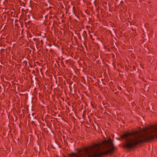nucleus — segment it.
Returning a JSON list of instances; mask_svg holds the SVG:
<instances>
[{
  "instance_id": "obj_1",
  "label": "nucleus",
  "mask_w": 157,
  "mask_h": 157,
  "mask_svg": "<svg viewBox=\"0 0 157 157\" xmlns=\"http://www.w3.org/2000/svg\"><path fill=\"white\" fill-rule=\"evenodd\" d=\"M114 150L113 142L110 139L105 140L102 143L94 144L85 148L82 152V157H100L101 156L111 153ZM79 148V157L82 153Z\"/></svg>"
},
{
  "instance_id": "obj_2",
  "label": "nucleus",
  "mask_w": 157,
  "mask_h": 157,
  "mask_svg": "<svg viewBox=\"0 0 157 157\" xmlns=\"http://www.w3.org/2000/svg\"><path fill=\"white\" fill-rule=\"evenodd\" d=\"M78 113H77V115L75 114L76 117H72V121L74 122V128L73 129L72 132L74 136L73 139L75 143V145L76 144H78Z\"/></svg>"
},
{
  "instance_id": "obj_3",
  "label": "nucleus",
  "mask_w": 157,
  "mask_h": 157,
  "mask_svg": "<svg viewBox=\"0 0 157 157\" xmlns=\"http://www.w3.org/2000/svg\"><path fill=\"white\" fill-rule=\"evenodd\" d=\"M77 97H75V101H74L72 102V107L73 108V110H74L75 114L77 115V113H78V95L77 96Z\"/></svg>"
},
{
  "instance_id": "obj_4",
  "label": "nucleus",
  "mask_w": 157,
  "mask_h": 157,
  "mask_svg": "<svg viewBox=\"0 0 157 157\" xmlns=\"http://www.w3.org/2000/svg\"><path fill=\"white\" fill-rule=\"evenodd\" d=\"M78 21L77 19H74L73 21V27L75 29V33L78 37Z\"/></svg>"
},
{
  "instance_id": "obj_5",
  "label": "nucleus",
  "mask_w": 157,
  "mask_h": 157,
  "mask_svg": "<svg viewBox=\"0 0 157 157\" xmlns=\"http://www.w3.org/2000/svg\"><path fill=\"white\" fill-rule=\"evenodd\" d=\"M64 157H78V148L75 149V150L69 153L67 156Z\"/></svg>"
},
{
  "instance_id": "obj_6",
  "label": "nucleus",
  "mask_w": 157,
  "mask_h": 157,
  "mask_svg": "<svg viewBox=\"0 0 157 157\" xmlns=\"http://www.w3.org/2000/svg\"><path fill=\"white\" fill-rule=\"evenodd\" d=\"M76 6V7L74 6L72 8L75 17L78 19V7L77 5Z\"/></svg>"
},
{
  "instance_id": "obj_7",
  "label": "nucleus",
  "mask_w": 157,
  "mask_h": 157,
  "mask_svg": "<svg viewBox=\"0 0 157 157\" xmlns=\"http://www.w3.org/2000/svg\"><path fill=\"white\" fill-rule=\"evenodd\" d=\"M74 93L75 94H77V92L78 93V88L76 86H75V85H74Z\"/></svg>"
},
{
  "instance_id": "obj_8",
  "label": "nucleus",
  "mask_w": 157,
  "mask_h": 157,
  "mask_svg": "<svg viewBox=\"0 0 157 157\" xmlns=\"http://www.w3.org/2000/svg\"><path fill=\"white\" fill-rule=\"evenodd\" d=\"M73 78V80L75 82H76L77 83L78 85V78L77 76L75 75L74 76Z\"/></svg>"
},
{
  "instance_id": "obj_9",
  "label": "nucleus",
  "mask_w": 157,
  "mask_h": 157,
  "mask_svg": "<svg viewBox=\"0 0 157 157\" xmlns=\"http://www.w3.org/2000/svg\"><path fill=\"white\" fill-rule=\"evenodd\" d=\"M74 38L75 39V41L76 42V43L77 46H78V37H77L76 36H74Z\"/></svg>"
},
{
  "instance_id": "obj_10",
  "label": "nucleus",
  "mask_w": 157,
  "mask_h": 157,
  "mask_svg": "<svg viewBox=\"0 0 157 157\" xmlns=\"http://www.w3.org/2000/svg\"><path fill=\"white\" fill-rule=\"evenodd\" d=\"M78 55V54H76V55L75 56V59H77L78 58V55Z\"/></svg>"
},
{
  "instance_id": "obj_11",
  "label": "nucleus",
  "mask_w": 157,
  "mask_h": 157,
  "mask_svg": "<svg viewBox=\"0 0 157 157\" xmlns=\"http://www.w3.org/2000/svg\"><path fill=\"white\" fill-rule=\"evenodd\" d=\"M17 65L19 67H18V68H19L20 67H21V64H18Z\"/></svg>"
},
{
  "instance_id": "obj_12",
  "label": "nucleus",
  "mask_w": 157,
  "mask_h": 157,
  "mask_svg": "<svg viewBox=\"0 0 157 157\" xmlns=\"http://www.w3.org/2000/svg\"><path fill=\"white\" fill-rule=\"evenodd\" d=\"M32 124H34L35 126L36 125L34 123V121H32Z\"/></svg>"
},
{
  "instance_id": "obj_13",
  "label": "nucleus",
  "mask_w": 157,
  "mask_h": 157,
  "mask_svg": "<svg viewBox=\"0 0 157 157\" xmlns=\"http://www.w3.org/2000/svg\"><path fill=\"white\" fill-rule=\"evenodd\" d=\"M23 63H26V64H27V61L26 60L24 61Z\"/></svg>"
},
{
  "instance_id": "obj_14",
  "label": "nucleus",
  "mask_w": 157,
  "mask_h": 157,
  "mask_svg": "<svg viewBox=\"0 0 157 157\" xmlns=\"http://www.w3.org/2000/svg\"><path fill=\"white\" fill-rule=\"evenodd\" d=\"M36 114V113H32V116H33V115H34V114Z\"/></svg>"
},
{
  "instance_id": "obj_15",
  "label": "nucleus",
  "mask_w": 157,
  "mask_h": 157,
  "mask_svg": "<svg viewBox=\"0 0 157 157\" xmlns=\"http://www.w3.org/2000/svg\"><path fill=\"white\" fill-rule=\"evenodd\" d=\"M36 40V38H33V40Z\"/></svg>"
},
{
  "instance_id": "obj_16",
  "label": "nucleus",
  "mask_w": 157,
  "mask_h": 157,
  "mask_svg": "<svg viewBox=\"0 0 157 157\" xmlns=\"http://www.w3.org/2000/svg\"><path fill=\"white\" fill-rule=\"evenodd\" d=\"M35 71L34 70H33V73H35Z\"/></svg>"
},
{
  "instance_id": "obj_17",
  "label": "nucleus",
  "mask_w": 157,
  "mask_h": 157,
  "mask_svg": "<svg viewBox=\"0 0 157 157\" xmlns=\"http://www.w3.org/2000/svg\"><path fill=\"white\" fill-rule=\"evenodd\" d=\"M22 4H23L24 5H25V4L24 3V2L22 3Z\"/></svg>"
},
{
  "instance_id": "obj_18",
  "label": "nucleus",
  "mask_w": 157,
  "mask_h": 157,
  "mask_svg": "<svg viewBox=\"0 0 157 157\" xmlns=\"http://www.w3.org/2000/svg\"><path fill=\"white\" fill-rule=\"evenodd\" d=\"M66 62L67 63L68 62V60H66Z\"/></svg>"
},
{
  "instance_id": "obj_19",
  "label": "nucleus",
  "mask_w": 157,
  "mask_h": 157,
  "mask_svg": "<svg viewBox=\"0 0 157 157\" xmlns=\"http://www.w3.org/2000/svg\"><path fill=\"white\" fill-rule=\"evenodd\" d=\"M30 114H29L28 115V116L29 117V116H30Z\"/></svg>"
},
{
  "instance_id": "obj_20",
  "label": "nucleus",
  "mask_w": 157,
  "mask_h": 157,
  "mask_svg": "<svg viewBox=\"0 0 157 157\" xmlns=\"http://www.w3.org/2000/svg\"><path fill=\"white\" fill-rule=\"evenodd\" d=\"M35 119H36V116H35Z\"/></svg>"
},
{
  "instance_id": "obj_21",
  "label": "nucleus",
  "mask_w": 157,
  "mask_h": 157,
  "mask_svg": "<svg viewBox=\"0 0 157 157\" xmlns=\"http://www.w3.org/2000/svg\"><path fill=\"white\" fill-rule=\"evenodd\" d=\"M77 63L78 64V60L77 61Z\"/></svg>"
},
{
  "instance_id": "obj_22",
  "label": "nucleus",
  "mask_w": 157,
  "mask_h": 157,
  "mask_svg": "<svg viewBox=\"0 0 157 157\" xmlns=\"http://www.w3.org/2000/svg\"><path fill=\"white\" fill-rule=\"evenodd\" d=\"M41 42H43V41H42V40H41Z\"/></svg>"
},
{
  "instance_id": "obj_23",
  "label": "nucleus",
  "mask_w": 157,
  "mask_h": 157,
  "mask_svg": "<svg viewBox=\"0 0 157 157\" xmlns=\"http://www.w3.org/2000/svg\"><path fill=\"white\" fill-rule=\"evenodd\" d=\"M41 42H43V41H42V40H41Z\"/></svg>"
}]
</instances>
